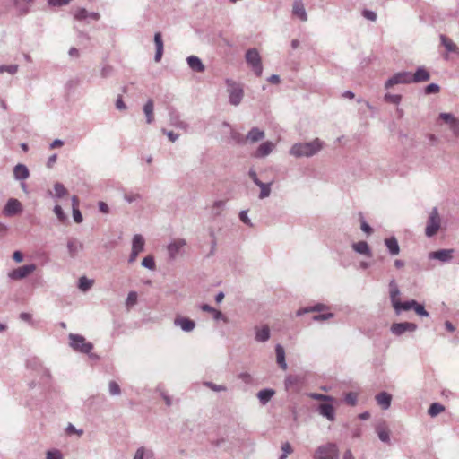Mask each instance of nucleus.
Listing matches in <instances>:
<instances>
[{"instance_id":"nucleus-11","label":"nucleus","mask_w":459,"mask_h":459,"mask_svg":"<svg viewBox=\"0 0 459 459\" xmlns=\"http://www.w3.org/2000/svg\"><path fill=\"white\" fill-rule=\"evenodd\" d=\"M186 245V241L184 238H178L173 240L168 245V253L169 258L174 260L182 254V249Z\"/></svg>"},{"instance_id":"nucleus-53","label":"nucleus","mask_w":459,"mask_h":459,"mask_svg":"<svg viewBox=\"0 0 459 459\" xmlns=\"http://www.w3.org/2000/svg\"><path fill=\"white\" fill-rule=\"evenodd\" d=\"M360 216V229L363 232H365L368 235H370L373 232L372 228L369 226L368 223L364 220L362 213H359Z\"/></svg>"},{"instance_id":"nucleus-27","label":"nucleus","mask_w":459,"mask_h":459,"mask_svg":"<svg viewBox=\"0 0 459 459\" xmlns=\"http://www.w3.org/2000/svg\"><path fill=\"white\" fill-rule=\"evenodd\" d=\"M189 67L197 73H202L205 70L204 65L202 63L201 59L195 56H190L186 59Z\"/></svg>"},{"instance_id":"nucleus-50","label":"nucleus","mask_w":459,"mask_h":459,"mask_svg":"<svg viewBox=\"0 0 459 459\" xmlns=\"http://www.w3.org/2000/svg\"><path fill=\"white\" fill-rule=\"evenodd\" d=\"M344 400L347 404H349L351 406H355L358 402V395H357V394H355L353 392H350V393L346 394Z\"/></svg>"},{"instance_id":"nucleus-60","label":"nucleus","mask_w":459,"mask_h":459,"mask_svg":"<svg viewBox=\"0 0 459 459\" xmlns=\"http://www.w3.org/2000/svg\"><path fill=\"white\" fill-rule=\"evenodd\" d=\"M362 15L369 20V21H372V22H375L377 20V13L373 11H370V10H364L362 12Z\"/></svg>"},{"instance_id":"nucleus-29","label":"nucleus","mask_w":459,"mask_h":459,"mask_svg":"<svg viewBox=\"0 0 459 459\" xmlns=\"http://www.w3.org/2000/svg\"><path fill=\"white\" fill-rule=\"evenodd\" d=\"M376 401L384 410H386L391 405L392 395L386 392H381L376 395Z\"/></svg>"},{"instance_id":"nucleus-13","label":"nucleus","mask_w":459,"mask_h":459,"mask_svg":"<svg viewBox=\"0 0 459 459\" xmlns=\"http://www.w3.org/2000/svg\"><path fill=\"white\" fill-rule=\"evenodd\" d=\"M454 249H439L429 254V259L438 260L442 263H448L453 259Z\"/></svg>"},{"instance_id":"nucleus-19","label":"nucleus","mask_w":459,"mask_h":459,"mask_svg":"<svg viewBox=\"0 0 459 459\" xmlns=\"http://www.w3.org/2000/svg\"><path fill=\"white\" fill-rule=\"evenodd\" d=\"M351 247L352 249L359 255H363L368 257H372L373 255L371 248L366 241H359L357 243H353Z\"/></svg>"},{"instance_id":"nucleus-32","label":"nucleus","mask_w":459,"mask_h":459,"mask_svg":"<svg viewBox=\"0 0 459 459\" xmlns=\"http://www.w3.org/2000/svg\"><path fill=\"white\" fill-rule=\"evenodd\" d=\"M154 103L152 99H149L143 106V113L146 117V122L152 124L154 121Z\"/></svg>"},{"instance_id":"nucleus-20","label":"nucleus","mask_w":459,"mask_h":459,"mask_svg":"<svg viewBox=\"0 0 459 459\" xmlns=\"http://www.w3.org/2000/svg\"><path fill=\"white\" fill-rule=\"evenodd\" d=\"M292 13L294 15L298 16L301 21H307V14L305 10L302 0H295L293 3Z\"/></svg>"},{"instance_id":"nucleus-64","label":"nucleus","mask_w":459,"mask_h":459,"mask_svg":"<svg viewBox=\"0 0 459 459\" xmlns=\"http://www.w3.org/2000/svg\"><path fill=\"white\" fill-rule=\"evenodd\" d=\"M281 450H282V453L287 455L292 454V452H293L291 445L289 442H284L281 444Z\"/></svg>"},{"instance_id":"nucleus-58","label":"nucleus","mask_w":459,"mask_h":459,"mask_svg":"<svg viewBox=\"0 0 459 459\" xmlns=\"http://www.w3.org/2000/svg\"><path fill=\"white\" fill-rule=\"evenodd\" d=\"M47 459H63L62 454L58 450L48 451Z\"/></svg>"},{"instance_id":"nucleus-63","label":"nucleus","mask_w":459,"mask_h":459,"mask_svg":"<svg viewBox=\"0 0 459 459\" xmlns=\"http://www.w3.org/2000/svg\"><path fill=\"white\" fill-rule=\"evenodd\" d=\"M162 133L166 134L172 143H175L179 137L178 134H175L172 131H167L166 129H162Z\"/></svg>"},{"instance_id":"nucleus-28","label":"nucleus","mask_w":459,"mask_h":459,"mask_svg":"<svg viewBox=\"0 0 459 459\" xmlns=\"http://www.w3.org/2000/svg\"><path fill=\"white\" fill-rule=\"evenodd\" d=\"M30 172L28 168L23 164H17L13 168V177L16 180H24L28 178Z\"/></svg>"},{"instance_id":"nucleus-61","label":"nucleus","mask_w":459,"mask_h":459,"mask_svg":"<svg viewBox=\"0 0 459 459\" xmlns=\"http://www.w3.org/2000/svg\"><path fill=\"white\" fill-rule=\"evenodd\" d=\"M140 198H141V195L139 194H126L124 195V199L129 204H131L136 200H139Z\"/></svg>"},{"instance_id":"nucleus-30","label":"nucleus","mask_w":459,"mask_h":459,"mask_svg":"<svg viewBox=\"0 0 459 459\" xmlns=\"http://www.w3.org/2000/svg\"><path fill=\"white\" fill-rule=\"evenodd\" d=\"M67 249L71 257H75L77 253L83 249V244L77 239H70L67 242Z\"/></svg>"},{"instance_id":"nucleus-62","label":"nucleus","mask_w":459,"mask_h":459,"mask_svg":"<svg viewBox=\"0 0 459 459\" xmlns=\"http://www.w3.org/2000/svg\"><path fill=\"white\" fill-rule=\"evenodd\" d=\"M73 217L76 223H81L83 220L79 208H76V207H74V209L73 210Z\"/></svg>"},{"instance_id":"nucleus-5","label":"nucleus","mask_w":459,"mask_h":459,"mask_svg":"<svg viewBox=\"0 0 459 459\" xmlns=\"http://www.w3.org/2000/svg\"><path fill=\"white\" fill-rule=\"evenodd\" d=\"M440 227H441V218L438 213L437 208L434 207L431 210V212L429 215L428 221H427L425 235L428 238H431V237L435 236L437 233L438 230L440 229Z\"/></svg>"},{"instance_id":"nucleus-15","label":"nucleus","mask_w":459,"mask_h":459,"mask_svg":"<svg viewBox=\"0 0 459 459\" xmlns=\"http://www.w3.org/2000/svg\"><path fill=\"white\" fill-rule=\"evenodd\" d=\"M317 411L329 421H333L335 420V410L331 403H320L317 407Z\"/></svg>"},{"instance_id":"nucleus-14","label":"nucleus","mask_w":459,"mask_h":459,"mask_svg":"<svg viewBox=\"0 0 459 459\" xmlns=\"http://www.w3.org/2000/svg\"><path fill=\"white\" fill-rule=\"evenodd\" d=\"M411 83L424 82L430 79V74L424 66H420L414 74L411 73Z\"/></svg>"},{"instance_id":"nucleus-55","label":"nucleus","mask_w":459,"mask_h":459,"mask_svg":"<svg viewBox=\"0 0 459 459\" xmlns=\"http://www.w3.org/2000/svg\"><path fill=\"white\" fill-rule=\"evenodd\" d=\"M54 212L60 221H64L66 219V215L65 214V212L60 205H58V204L55 205Z\"/></svg>"},{"instance_id":"nucleus-22","label":"nucleus","mask_w":459,"mask_h":459,"mask_svg":"<svg viewBox=\"0 0 459 459\" xmlns=\"http://www.w3.org/2000/svg\"><path fill=\"white\" fill-rule=\"evenodd\" d=\"M376 432L382 442L389 443V429L385 421H382L376 426Z\"/></svg>"},{"instance_id":"nucleus-39","label":"nucleus","mask_w":459,"mask_h":459,"mask_svg":"<svg viewBox=\"0 0 459 459\" xmlns=\"http://www.w3.org/2000/svg\"><path fill=\"white\" fill-rule=\"evenodd\" d=\"M444 411H445V406L444 405H442L439 403H433L430 404V406H429V408L428 410V413L431 417H436V416H437L439 413H441Z\"/></svg>"},{"instance_id":"nucleus-10","label":"nucleus","mask_w":459,"mask_h":459,"mask_svg":"<svg viewBox=\"0 0 459 459\" xmlns=\"http://www.w3.org/2000/svg\"><path fill=\"white\" fill-rule=\"evenodd\" d=\"M22 212L21 202L15 198H10L5 204L3 212L5 216H14Z\"/></svg>"},{"instance_id":"nucleus-16","label":"nucleus","mask_w":459,"mask_h":459,"mask_svg":"<svg viewBox=\"0 0 459 459\" xmlns=\"http://www.w3.org/2000/svg\"><path fill=\"white\" fill-rule=\"evenodd\" d=\"M174 325L176 326L180 327L184 332H191L195 327V323L194 320L184 317V316H178L174 320Z\"/></svg>"},{"instance_id":"nucleus-38","label":"nucleus","mask_w":459,"mask_h":459,"mask_svg":"<svg viewBox=\"0 0 459 459\" xmlns=\"http://www.w3.org/2000/svg\"><path fill=\"white\" fill-rule=\"evenodd\" d=\"M256 186L261 189L260 194H259L260 199H264L270 195L272 182L264 183L261 181Z\"/></svg>"},{"instance_id":"nucleus-26","label":"nucleus","mask_w":459,"mask_h":459,"mask_svg":"<svg viewBox=\"0 0 459 459\" xmlns=\"http://www.w3.org/2000/svg\"><path fill=\"white\" fill-rule=\"evenodd\" d=\"M385 245L391 255H397L400 253V247L395 237H390L385 239Z\"/></svg>"},{"instance_id":"nucleus-52","label":"nucleus","mask_w":459,"mask_h":459,"mask_svg":"<svg viewBox=\"0 0 459 459\" xmlns=\"http://www.w3.org/2000/svg\"><path fill=\"white\" fill-rule=\"evenodd\" d=\"M413 310L420 316L428 317L429 316V312L425 309L424 306L417 301L416 305H414Z\"/></svg>"},{"instance_id":"nucleus-12","label":"nucleus","mask_w":459,"mask_h":459,"mask_svg":"<svg viewBox=\"0 0 459 459\" xmlns=\"http://www.w3.org/2000/svg\"><path fill=\"white\" fill-rule=\"evenodd\" d=\"M439 118L449 126V129L455 136H459V118L452 113H440Z\"/></svg>"},{"instance_id":"nucleus-6","label":"nucleus","mask_w":459,"mask_h":459,"mask_svg":"<svg viewBox=\"0 0 459 459\" xmlns=\"http://www.w3.org/2000/svg\"><path fill=\"white\" fill-rule=\"evenodd\" d=\"M246 61L257 76L263 73V65L260 54L256 48H249L245 55Z\"/></svg>"},{"instance_id":"nucleus-40","label":"nucleus","mask_w":459,"mask_h":459,"mask_svg":"<svg viewBox=\"0 0 459 459\" xmlns=\"http://www.w3.org/2000/svg\"><path fill=\"white\" fill-rule=\"evenodd\" d=\"M226 205L225 201L218 200L215 201L212 207V214L215 217L221 215V211L224 210Z\"/></svg>"},{"instance_id":"nucleus-49","label":"nucleus","mask_w":459,"mask_h":459,"mask_svg":"<svg viewBox=\"0 0 459 459\" xmlns=\"http://www.w3.org/2000/svg\"><path fill=\"white\" fill-rule=\"evenodd\" d=\"M440 91V86L437 83H430L424 88V93L427 95L437 94Z\"/></svg>"},{"instance_id":"nucleus-47","label":"nucleus","mask_w":459,"mask_h":459,"mask_svg":"<svg viewBox=\"0 0 459 459\" xmlns=\"http://www.w3.org/2000/svg\"><path fill=\"white\" fill-rule=\"evenodd\" d=\"M74 17L77 21H85L88 19V11L85 8H78L74 12Z\"/></svg>"},{"instance_id":"nucleus-2","label":"nucleus","mask_w":459,"mask_h":459,"mask_svg":"<svg viewBox=\"0 0 459 459\" xmlns=\"http://www.w3.org/2000/svg\"><path fill=\"white\" fill-rule=\"evenodd\" d=\"M70 346L75 351L84 354H88L92 359H99V356L91 351L93 349V344L87 342L86 339L80 334L70 333L69 334Z\"/></svg>"},{"instance_id":"nucleus-57","label":"nucleus","mask_w":459,"mask_h":459,"mask_svg":"<svg viewBox=\"0 0 459 459\" xmlns=\"http://www.w3.org/2000/svg\"><path fill=\"white\" fill-rule=\"evenodd\" d=\"M310 397L315 400H318V401H332L333 400V398L329 395H325V394H316V393L311 394Z\"/></svg>"},{"instance_id":"nucleus-31","label":"nucleus","mask_w":459,"mask_h":459,"mask_svg":"<svg viewBox=\"0 0 459 459\" xmlns=\"http://www.w3.org/2000/svg\"><path fill=\"white\" fill-rule=\"evenodd\" d=\"M276 352V361L281 368L283 370L287 369V363L285 360V351L284 348L281 344H277L275 346Z\"/></svg>"},{"instance_id":"nucleus-9","label":"nucleus","mask_w":459,"mask_h":459,"mask_svg":"<svg viewBox=\"0 0 459 459\" xmlns=\"http://www.w3.org/2000/svg\"><path fill=\"white\" fill-rule=\"evenodd\" d=\"M418 329V325L411 322H402L394 323L391 327V333L395 336H401L406 332H415Z\"/></svg>"},{"instance_id":"nucleus-35","label":"nucleus","mask_w":459,"mask_h":459,"mask_svg":"<svg viewBox=\"0 0 459 459\" xmlns=\"http://www.w3.org/2000/svg\"><path fill=\"white\" fill-rule=\"evenodd\" d=\"M144 244L145 241L143 237L140 234H135L132 241V250L140 254L142 251H143Z\"/></svg>"},{"instance_id":"nucleus-59","label":"nucleus","mask_w":459,"mask_h":459,"mask_svg":"<svg viewBox=\"0 0 459 459\" xmlns=\"http://www.w3.org/2000/svg\"><path fill=\"white\" fill-rule=\"evenodd\" d=\"M239 219L243 223H245L247 226H252V222L250 219L247 216V212L243 210L239 212Z\"/></svg>"},{"instance_id":"nucleus-48","label":"nucleus","mask_w":459,"mask_h":459,"mask_svg":"<svg viewBox=\"0 0 459 459\" xmlns=\"http://www.w3.org/2000/svg\"><path fill=\"white\" fill-rule=\"evenodd\" d=\"M18 71V65H0V74H3L4 72L9 73L10 74H14Z\"/></svg>"},{"instance_id":"nucleus-25","label":"nucleus","mask_w":459,"mask_h":459,"mask_svg":"<svg viewBox=\"0 0 459 459\" xmlns=\"http://www.w3.org/2000/svg\"><path fill=\"white\" fill-rule=\"evenodd\" d=\"M414 305H416V300H407V301H401L395 302L394 306L393 307L394 309V312L396 315H400L402 311H408L411 309H413Z\"/></svg>"},{"instance_id":"nucleus-45","label":"nucleus","mask_w":459,"mask_h":459,"mask_svg":"<svg viewBox=\"0 0 459 459\" xmlns=\"http://www.w3.org/2000/svg\"><path fill=\"white\" fill-rule=\"evenodd\" d=\"M385 101L393 104H399L402 100V96L400 94H391L385 93L384 96Z\"/></svg>"},{"instance_id":"nucleus-23","label":"nucleus","mask_w":459,"mask_h":459,"mask_svg":"<svg viewBox=\"0 0 459 459\" xmlns=\"http://www.w3.org/2000/svg\"><path fill=\"white\" fill-rule=\"evenodd\" d=\"M169 122L171 126L177 128L182 129L184 131L188 129V124L181 120L179 115L174 110L169 112Z\"/></svg>"},{"instance_id":"nucleus-42","label":"nucleus","mask_w":459,"mask_h":459,"mask_svg":"<svg viewBox=\"0 0 459 459\" xmlns=\"http://www.w3.org/2000/svg\"><path fill=\"white\" fill-rule=\"evenodd\" d=\"M55 196L56 198H62L67 194V190L65 186L59 182L54 184Z\"/></svg>"},{"instance_id":"nucleus-24","label":"nucleus","mask_w":459,"mask_h":459,"mask_svg":"<svg viewBox=\"0 0 459 459\" xmlns=\"http://www.w3.org/2000/svg\"><path fill=\"white\" fill-rule=\"evenodd\" d=\"M265 134L264 132L258 127H253L250 129V131L247 133L246 136V140L251 143H256L258 141H261L264 138Z\"/></svg>"},{"instance_id":"nucleus-3","label":"nucleus","mask_w":459,"mask_h":459,"mask_svg":"<svg viewBox=\"0 0 459 459\" xmlns=\"http://www.w3.org/2000/svg\"><path fill=\"white\" fill-rule=\"evenodd\" d=\"M225 83L229 93V102L233 106H238L244 97L242 85L231 79H226Z\"/></svg>"},{"instance_id":"nucleus-37","label":"nucleus","mask_w":459,"mask_h":459,"mask_svg":"<svg viewBox=\"0 0 459 459\" xmlns=\"http://www.w3.org/2000/svg\"><path fill=\"white\" fill-rule=\"evenodd\" d=\"M270 339V329L267 325L261 329H256L255 340L259 342H264Z\"/></svg>"},{"instance_id":"nucleus-1","label":"nucleus","mask_w":459,"mask_h":459,"mask_svg":"<svg viewBox=\"0 0 459 459\" xmlns=\"http://www.w3.org/2000/svg\"><path fill=\"white\" fill-rule=\"evenodd\" d=\"M323 148V142L316 138L309 143H298L291 146L290 154L296 158L312 157Z\"/></svg>"},{"instance_id":"nucleus-56","label":"nucleus","mask_w":459,"mask_h":459,"mask_svg":"<svg viewBox=\"0 0 459 459\" xmlns=\"http://www.w3.org/2000/svg\"><path fill=\"white\" fill-rule=\"evenodd\" d=\"M333 314L331 313V312H328V313H325V314H320V315H316L313 316V320L314 321H325V320H328L330 318H333Z\"/></svg>"},{"instance_id":"nucleus-7","label":"nucleus","mask_w":459,"mask_h":459,"mask_svg":"<svg viewBox=\"0 0 459 459\" xmlns=\"http://www.w3.org/2000/svg\"><path fill=\"white\" fill-rule=\"evenodd\" d=\"M411 83V77L410 72H399L394 74L385 82V88L390 89L396 84H410Z\"/></svg>"},{"instance_id":"nucleus-51","label":"nucleus","mask_w":459,"mask_h":459,"mask_svg":"<svg viewBox=\"0 0 459 459\" xmlns=\"http://www.w3.org/2000/svg\"><path fill=\"white\" fill-rule=\"evenodd\" d=\"M137 303V293L135 291H130L126 299V307H130Z\"/></svg>"},{"instance_id":"nucleus-4","label":"nucleus","mask_w":459,"mask_h":459,"mask_svg":"<svg viewBox=\"0 0 459 459\" xmlns=\"http://www.w3.org/2000/svg\"><path fill=\"white\" fill-rule=\"evenodd\" d=\"M339 448L334 443L319 446L314 454L313 459H339Z\"/></svg>"},{"instance_id":"nucleus-41","label":"nucleus","mask_w":459,"mask_h":459,"mask_svg":"<svg viewBox=\"0 0 459 459\" xmlns=\"http://www.w3.org/2000/svg\"><path fill=\"white\" fill-rule=\"evenodd\" d=\"M93 284V281L82 276L79 279L78 288L82 291H87Z\"/></svg>"},{"instance_id":"nucleus-54","label":"nucleus","mask_w":459,"mask_h":459,"mask_svg":"<svg viewBox=\"0 0 459 459\" xmlns=\"http://www.w3.org/2000/svg\"><path fill=\"white\" fill-rule=\"evenodd\" d=\"M72 0H48V4L51 7H62L67 5Z\"/></svg>"},{"instance_id":"nucleus-33","label":"nucleus","mask_w":459,"mask_h":459,"mask_svg":"<svg viewBox=\"0 0 459 459\" xmlns=\"http://www.w3.org/2000/svg\"><path fill=\"white\" fill-rule=\"evenodd\" d=\"M327 308L328 307L325 305H324L322 303H318V304H316L315 306H310V307H306L304 308H300L297 311L296 314L298 316H301L310 313V312H321Z\"/></svg>"},{"instance_id":"nucleus-36","label":"nucleus","mask_w":459,"mask_h":459,"mask_svg":"<svg viewBox=\"0 0 459 459\" xmlns=\"http://www.w3.org/2000/svg\"><path fill=\"white\" fill-rule=\"evenodd\" d=\"M440 40H441V44L446 48L447 52H451V53H458L459 52L457 46L446 36H445L443 34L440 35Z\"/></svg>"},{"instance_id":"nucleus-18","label":"nucleus","mask_w":459,"mask_h":459,"mask_svg":"<svg viewBox=\"0 0 459 459\" xmlns=\"http://www.w3.org/2000/svg\"><path fill=\"white\" fill-rule=\"evenodd\" d=\"M388 289H389L390 301L392 303V306L394 307L395 302H398L400 300L399 296L401 294L398 284L394 279H392L389 281Z\"/></svg>"},{"instance_id":"nucleus-8","label":"nucleus","mask_w":459,"mask_h":459,"mask_svg":"<svg viewBox=\"0 0 459 459\" xmlns=\"http://www.w3.org/2000/svg\"><path fill=\"white\" fill-rule=\"evenodd\" d=\"M36 270L34 264H25L16 269L12 270L8 273V277L11 280H22L26 278L29 274L32 273Z\"/></svg>"},{"instance_id":"nucleus-46","label":"nucleus","mask_w":459,"mask_h":459,"mask_svg":"<svg viewBox=\"0 0 459 459\" xmlns=\"http://www.w3.org/2000/svg\"><path fill=\"white\" fill-rule=\"evenodd\" d=\"M142 266H143L149 270H154L156 265H155V261H154L153 256H152V255L145 256L142 261Z\"/></svg>"},{"instance_id":"nucleus-34","label":"nucleus","mask_w":459,"mask_h":459,"mask_svg":"<svg viewBox=\"0 0 459 459\" xmlns=\"http://www.w3.org/2000/svg\"><path fill=\"white\" fill-rule=\"evenodd\" d=\"M275 392L273 389L265 388L262 389L257 393V398L261 404L265 405L274 395Z\"/></svg>"},{"instance_id":"nucleus-17","label":"nucleus","mask_w":459,"mask_h":459,"mask_svg":"<svg viewBox=\"0 0 459 459\" xmlns=\"http://www.w3.org/2000/svg\"><path fill=\"white\" fill-rule=\"evenodd\" d=\"M274 148V144L272 142H264L261 143L254 153L255 158H264L268 156Z\"/></svg>"},{"instance_id":"nucleus-21","label":"nucleus","mask_w":459,"mask_h":459,"mask_svg":"<svg viewBox=\"0 0 459 459\" xmlns=\"http://www.w3.org/2000/svg\"><path fill=\"white\" fill-rule=\"evenodd\" d=\"M154 44L156 47L154 60H155V62H160L162 57V55H163V48H164L162 36H161L160 32H156L154 34Z\"/></svg>"},{"instance_id":"nucleus-43","label":"nucleus","mask_w":459,"mask_h":459,"mask_svg":"<svg viewBox=\"0 0 459 459\" xmlns=\"http://www.w3.org/2000/svg\"><path fill=\"white\" fill-rule=\"evenodd\" d=\"M108 393L112 396H117V395L121 394V388L116 381H114V380L109 381Z\"/></svg>"},{"instance_id":"nucleus-44","label":"nucleus","mask_w":459,"mask_h":459,"mask_svg":"<svg viewBox=\"0 0 459 459\" xmlns=\"http://www.w3.org/2000/svg\"><path fill=\"white\" fill-rule=\"evenodd\" d=\"M299 382V377L295 375H289L286 377L284 385L286 389L291 388L293 385H297Z\"/></svg>"}]
</instances>
